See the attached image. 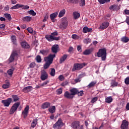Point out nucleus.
Instances as JSON below:
<instances>
[{
  "instance_id": "obj_1",
  "label": "nucleus",
  "mask_w": 129,
  "mask_h": 129,
  "mask_svg": "<svg viewBox=\"0 0 129 129\" xmlns=\"http://www.w3.org/2000/svg\"><path fill=\"white\" fill-rule=\"evenodd\" d=\"M56 57L55 54H49L48 56L44 57V61L46 63L43 66L44 69H48L50 65L53 62V59Z\"/></svg>"
},
{
  "instance_id": "obj_2",
  "label": "nucleus",
  "mask_w": 129,
  "mask_h": 129,
  "mask_svg": "<svg viewBox=\"0 0 129 129\" xmlns=\"http://www.w3.org/2000/svg\"><path fill=\"white\" fill-rule=\"evenodd\" d=\"M97 56L101 57L102 61H105L106 59V49L105 48H100L97 52Z\"/></svg>"
},
{
  "instance_id": "obj_3",
  "label": "nucleus",
  "mask_w": 129,
  "mask_h": 129,
  "mask_svg": "<svg viewBox=\"0 0 129 129\" xmlns=\"http://www.w3.org/2000/svg\"><path fill=\"white\" fill-rule=\"evenodd\" d=\"M86 66V63H75L74 64V67L72 70L73 72L74 71H76V70H80L82 69L84 67V66Z\"/></svg>"
},
{
  "instance_id": "obj_4",
  "label": "nucleus",
  "mask_w": 129,
  "mask_h": 129,
  "mask_svg": "<svg viewBox=\"0 0 129 129\" xmlns=\"http://www.w3.org/2000/svg\"><path fill=\"white\" fill-rule=\"evenodd\" d=\"M63 125H64V123H63V122L62 121V119L59 118L57 122L53 124V128L60 129Z\"/></svg>"
},
{
  "instance_id": "obj_5",
  "label": "nucleus",
  "mask_w": 129,
  "mask_h": 129,
  "mask_svg": "<svg viewBox=\"0 0 129 129\" xmlns=\"http://www.w3.org/2000/svg\"><path fill=\"white\" fill-rule=\"evenodd\" d=\"M20 104H21V103L20 102L14 103L10 109V114H14L15 112L17 111V109H18V107L20 106Z\"/></svg>"
},
{
  "instance_id": "obj_6",
  "label": "nucleus",
  "mask_w": 129,
  "mask_h": 129,
  "mask_svg": "<svg viewBox=\"0 0 129 129\" xmlns=\"http://www.w3.org/2000/svg\"><path fill=\"white\" fill-rule=\"evenodd\" d=\"M40 78L42 81H44V80L48 79V74L46 71H41Z\"/></svg>"
},
{
  "instance_id": "obj_7",
  "label": "nucleus",
  "mask_w": 129,
  "mask_h": 129,
  "mask_svg": "<svg viewBox=\"0 0 129 129\" xmlns=\"http://www.w3.org/2000/svg\"><path fill=\"white\" fill-rule=\"evenodd\" d=\"M12 98H9L6 100H3L2 102L4 104V106L9 107V106H10V104L12 103Z\"/></svg>"
},
{
  "instance_id": "obj_8",
  "label": "nucleus",
  "mask_w": 129,
  "mask_h": 129,
  "mask_svg": "<svg viewBox=\"0 0 129 129\" xmlns=\"http://www.w3.org/2000/svg\"><path fill=\"white\" fill-rule=\"evenodd\" d=\"M108 26H109V22H104L101 24V25L99 27V29L101 31H103V30L107 29V28H108Z\"/></svg>"
},
{
  "instance_id": "obj_9",
  "label": "nucleus",
  "mask_w": 129,
  "mask_h": 129,
  "mask_svg": "<svg viewBox=\"0 0 129 129\" xmlns=\"http://www.w3.org/2000/svg\"><path fill=\"white\" fill-rule=\"evenodd\" d=\"M29 105H27L24 111H22V115H23L24 118H27L28 114H29Z\"/></svg>"
},
{
  "instance_id": "obj_10",
  "label": "nucleus",
  "mask_w": 129,
  "mask_h": 129,
  "mask_svg": "<svg viewBox=\"0 0 129 129\" xmlns=\"http://www.w3.org/2000/svg\"><path fill=\"white\" fill-rule=\"evenodd\" d=\"M80 126V122L75 121L72 123L71 127L74 129H78Z\"/></svg>"
},
{
  "instance_id": "obj_11",
  "label": "nucleus",
  "mask_w": 129,
  "mask_h": 129,
  "mask_svg": "<svg viewBox=\"0 0 129 129\" xmlns=\"http://www.w3.org/2000/svg\"><path fill=\"white\" fill-rule=\"evenodd\" d=\"M127 127H128V122L126 120H123L121 125V128L127 129Z\"/></svg>"
},
{
  "instance_id": "obj_12",
  "label": "nucleus",
  "mask_w": 129,
  "mask_h": 129,
  "mask_svg": "<svg viewBox=\"0 0 129 129\" xmlns=\"http://www.w3.org/2000/svg\"><path fill=\"white\" fill-rule=\"evenodd\" d=\"M67 26H68V23L67 22H62L59 25V28L60 30H65L67 28Z\"/></svg>"
},
{
  "instance_id": "obj_13",
  "label": "nucleus",
  "mask_w": 129,
  "mask_h": 129,
  "mask_svg": "<svg viewBox=\"0 0 129 129\" xmlns=\"http://www.w3.org/2000/svg\"><path fill=\"white\" fill-rule=\"evenodd\" d=\"M64 96L66 98H68V99H72L74 96L71 93H69L68 91H66L64 94Z\"/></svg>"
},
{
  "instance_id": "obj_14",
  "label": "nucleus",
  "mask_w": 129,
  "mask_h": 129,
  "mask_svg": "<svg viewBox=\"0 0 129 129\" xmlns=\"http://www.w3.org/2000/svg\"><path fill=\"white\" fill-rule=\"evenodd\" d=\"M17 56H18L17 52H13L9 59L10 63H12L15 60V57Z\"/></svg>"
},
{
  "instance_id": "obj_15",
  "label": "nucleus",
  "mask_w": 129,
  "mask_h": 129,
  "mask_svg": "<svg viewBox=\"0 0 129 129\" xmlns=\"http://www.w3.org/2000/svg\"><path fill=\"white\" fill-rule=\"evenodd\" d=\"M51 50L53 53H57L59 51V45L58 44H54L52 46Z\"/></svg>"
},
{
  "instance_id": "obj_16",
  "label": "nucleus",
  "mask_w": 129,
  "mask_h": 129,
  "mask_svg": "<svg viewBox=\"0 0 129 129\" xmlns=\"http://www.w3.org/2000/svg\"><path fill=\"white\" fill-rule=\"evenodd\" d=\"M94 50V48H91L90 49H86L83 52V54L84 55H89L92 53V51Z\"/></svg>"
},
{
  "instance_id": "obj_17",
  "label": "nucleus",
  "mask_w": 129,
  "mask_h": 129,
  "mask_svg": "<svg viewBox=\"0 0 129 129\" xmlns=\"http://www.w3.org/2000/svg\"><path fill=\"white\" fill-rule=\"evenodd\" d=\"M32 90L33 87H32V86H29L23 88L22 91H23V92H30V91H32Z\"/></svg>"
},
{
  "instance_id": "obj_18",
  "label": "nucleus",
  "mask_w": 129,
  "mask_h": 129,
  "mask_svg": "<svg viewBox=\"0 0 129 129\" xmlns=\"http://www.w3.org/2000/svg\"><path fill=\"white\" fill-rule=\"evenodd\" d=\"M21 46L22 48H24V49H29V48H30V45H29V44L26 41L21 42Z\"/></svg>"
},
{
  "instance_id": "obj_19",
  "label": "nucleus",
  "mask_w": 129,
  "mask_h": 129,
  "mask_svg": "<svg viewBox=\"0 0 129 129\" xmlns=\"http://www.w3.org/2000/svg\"><path fill=\"white\" fill-rule=\"evenodd\" d=\"M92 32V28H89L86 26L83 28V33H90Z\"/></svg>"
},
{
  "instance_id": "obj_20",
  "label": "nucleus",
  "mask_w": 129,
  "mask_h": 129,
  "mask_svg": "<svg viewBox=\"0 0 129 129\" xmlns=\"http://www.w3.org/2000/svg\"><path fill=\"white\" fill-rule=\"evenodd\" d=\"M67 57H68V54L63 55V56H62L59 59L60 64H62V63H63V62H64V61L67 59Z\"/></svg>"
},
{
  "instance_id": "obj_21",
  "label": "nucleus",
  "mask_w": 129,
  "mask_h": 129,
  "mask_svg": "<svg viewBox=\"0 0 129 129\" xmlns=\"http://www.w3.org/2000/svg\"><path fill=\"white\" fill-rule=\"evenodd\" d=\"M45 38L49 42H52V41H54V36H53V35H46L45 36Z\"/></svg>"
},
{
  "instance_id": "obj_22",
  "label": "nucleus",
  "mask_w": 129,
  "mask_h": 129,
  "mask_svg": "<svg viewBox=\"0 0 129 129\" xmlns=\"http://www.w3.org/2000/svg\"><path fill=\"white\" fill-rule=\"evenodd\" d=\"M70 91L72 95H73L74 96L78 93V90L76 88H72L70 90Z\"/></svg>"
},
{
  "instance_id": "obj_23",
  "label": "nucleus",
  "mask_w": 129,
  "mask_h": 129,
  "mask_svg": "<svg viewBox=\"0 0 129 129\" xmlns=\"http://www.w3.org/2000/svg\"><path fill=\"white\" fill-rule=\"evenodd\" d=\"M57 16H58V12H54L50 15V20L51 21L54 20V19H56L57 17Z\"/></svg>"
},
{
  "instance_id": "obj_24",
  "label": "nucleus",
  "mask_w": 129,
  "mask_h": 129,
  "mask_svg": "<svg viewBox=\"0 0 129 129\" xmlns=\"http://www.w3.org/2000/svg\"><path fill=\"white\" fill-rule=\"evenodd\" d=\"M14 71H15V68H12L7 71V73L9 76H13Z\"/></svg>"
},
{
  "instance_id": "obj_25",
  "label": "nucleus",
  "mask_w": 129,
  "mask_h": 129,
  "mask_svg": "<svg viewBox=\"0 0 129 129\" xmlns=\"http://www.w3.org/2000/svg\"><path fill=\"white\" fill-rule=\"evenodd\" d=\"M11 39L13 44L14 45H17V37L15 35H12Z\"/></svg>"
},
{
  "instance_id": "obj_26",
  "label": "nucleus",
  "mask_w": 129,
  "mask_h": 129,
  "mask_svg": "<svg viewBox=\"0 0 129 129\" xmlns=\"http://www.w3.org/2000/svg\"><path fill=\"white\" fill-rule=\"evenodd\" d=\"M56 111V107L55 106H52L48 109V111L50 112V113H54Z\"/></svg>"
},
{
  "instance_id": "obj_27",
  "label": "nucleus",
  "mask_w": 129,
  "mask_h": 129,
  "mask_svg": "<svg viewBox=\"0 0 129 129\" xmlns=\"http://www.w3.org/2000/svg\"><path fill=\"white\" fill-rule=\"evenodd\" d=\"M65 13H66V10H65V9L61 10L58 14V18H62V17L65 15Z\"/></svg>"
},
{
  "instance_id": "obj_28",
  "label": "nucleus",
  "mask_w": 129,
  "mask_h": 129,
  "mask_svg": "<svg viewBox=\"0 0 129 129\" xmlns=\"http://www.w3.org/2000/svg\"><path fill=\"white\" fill-rule=\"evenodd\" d=\"M96 83V81H92L87 86V87H88V88H91L92 87H94Z\"/></svg>"
},
{
  "instance_id": "obj_29",
  "label": "nucleus",
  "mask_w": 129,
  "mask_h": 129,
  "mask_svg": "<svg viewBox=\"0 0 129 129\" xmlns=\"http://www.w3.org/2000/svg\"><path fill=\"white\" fill-rule=\"evenodd\" d=\"M31 20L32 17L30 16H26L23 18V21H24V22H31Z\"/></svg>"
},
{
  "instance_id": "obj_30",
  "label": "nucleus",
  "mask_w": 129,
  "mask_h": 129,
  "mask_svg": "<svg viewBox=\"0 0 129 129\" xmlns=\"http://www.w3.org/2000/svg\"><path fill=\"white\" fill-rule=\"evenodd\" d=\"M37 123H38V119L37 118L34 119L31 123V127H33V128L35 127V126L37 125Z\"/></svg>"
},
{
  "instance_id": "obj_31",
  "label": "nucleus",
  "mask_w": 129,
  "mask_h": 129,
  "mask_svg": "<svg viewBox=\"0 0 129 129\" xmlns=\"http://www.w3.org/2000/svg\"><path fill=\"white\" fill-rule=\"evenodd\" d=\"M105 102L106 103H110L111 102H112V97H107L105 98Z\"/></svg>"
},
{
  "instance_id": "obj_32",
  "label": "nucleus",
  "mask_w": 129,
  "mask_h": 129,
  "mask_svg": "<svg viewBox=\"0 0 129 129\" xmlns=\"http://www.w3.org/2000/svg\"><path fill=\"white\" fill-rule=\"evenodd\" d=\"M50 106V103L49 102H45L42 105V108L45 109V108H48Z\"/></svg>"
},
{
  "instance_id": "obj_33",
  "label": "nucleus",
  "mask_w": 129,
  "mask_h": 129,
  "mask_svg": "<svg viewBox=\"0 0 129 129\" xmlns=\"http://www.w3.org/2000/svg\"><path fill=\"white\" fill-rule=\"evenodd\" d=\"M2 87L3 88H4V89H7L9 88V87H10V82H6V84H4L3 85Z\"/></svg>"
},
{
  "instance_id": "obj_34",
  "label": "nucleus",
  "mask_w": 129,
  "mask_h": 129,
  "mask_svg": "<svg viewBox=\"0 0 129 129\" xmlns=\"http://www.w3.org/2000/svg\"><path fill=\"white\" fill-rule=\"evenodd\" d=\"M118 85V83L115 82V81H112L111 83V87H115Z\"/></svg>"
},
{
  "instance_id": "obj_35",
  "label": "nucleus",
  "mask_w": 129,
  "mask_h": 129,
  "mask_svg": "<svg viewBox=\"0 0 129 129\" xmlns=\"http://www.w3.org/2000/svg\"><path fill=\"white\" fill-rule=\"evenodd\" d=\"M12 98L14 102H16V101H18L20 99V98L16 95H12Z\"/></svg>"
},
{
  "instance_id": "obj_36",
  "label": "nucleus",
  "mask_w": 129,
  "mask_h": 129,
  "mask_svg": "<svg viewBox=\"0 0 129 129\" xmlns=\"http://www.w3.org/2000/svg\"><path fill=\"white\" fill-rule=\"evenodd\" d=\"M19 8H21V4H17L16 5H15L14 6L11 8V10H17L19 9Z\"/></svg>"
},
{
  "instance_id": "obj_37",
  "label": "nucleus",
  "mask_w": 129,
  "mask_h": 129,
  "mask_svg": "<svg viewBox=\"0 0 129 129\" xmlns=\"http://www.w3.org/2000/svg\"><path fill=\"white\" fill-rule=\"evenodd\" d=\"M35 59L36 60V62H37V63H41V62H42V58H41V56L39 55L36 57Z\"/></svg>"
},
{
  "instance_id": "obj_38",
  "label": "nucleus",
  "mask_w": 129,
  "mask_h": 129,
  "mask_svg": "<svg viewBox=\"0 0 129 129\" xmlns=\"http://www.w3.org/2000/svg\"><path fill=\"white\" fill-rule=\"evenodd\" d=\"M73 15L75 20H76V19H78L80 17V14L77 12H74Z\"/></svg>"
},
{
  "instance_id": "obj_39",
  "label": "nucleus",
  "mask_w": 129,
  "mask_h": 129,
  "mask_svg": "<svg viewBox=\"0 0 129 129\" xmlns=\"http://www.w3.org/2000/svg\"><path fill=\"white\" fill-rule=\"evenodd\" d=\"M20 8H22L23 10H28V9H30V7L28 5H20Z\"/></svg>"
},
{
  "instance_id": "obj_40",
  "label": "nucleus",
  "mask_w": 129,
  "mask_h": 129,
  "mask_svg": "<svg viewBox=\"0 0 129 129\" xmlns=\"http://www.w3.org/2000/svg\"><path fill=\"white\" fill-rule=\"evenodd\" d=\"M83 42L84 44H89V43L91 42V39H90V38H87L84 39Z\"/></svg>"
},
{
  "instance_id": "obj_41",
  "label": "nucleus",
  "mask_w": 129,
  "mask_h": 129,
  "mask_svg": "<svg viewBox=\"0 0 129 129\" xmlns=\"http://www.w3.org/2000/svg\"><path fill=\"white\" fill-rule=\"evenodd\" d=\"M121 41H122V42H124V43H127L129 41V39L126 37H123L121 39Z\"/></svg>"
},
{
  "instance_id": "obj_42",
  "label": "nucleus",
  "mask_w": 129,
  "mask_h": 129,
  "mask_svg": "<svg viewBox=\"0 0 129 129\" xmlns=\"http://www.w3.org/2000/svg\"><path fill=\"white\" fill-rule=\"evenodd\" d=\"M98 2L100 5H103V4L110 2V0H98Z\"/></svg>"
},
{
  "instance_id": "obj_43",
  "label": "nucleus",
  "mask_w": 129,
  "mask_h": 129,
  "mask_svg": "<svg viewBox=\"0 0 129 129\" xmlns=\"http://www.w3.org/2000/svg\"><path fill=\"white\" fill-rule=\"evenodd\" d=\"M80 38L79 36L77 35V34H73L72 35V38L74 39V40H78Z\"/></svg>"
},
{
  "instance_id": "obj_44",
  "label": "nucleus",
  "mask_w": 129,
  "mask_h": 129,
  "mask_svg": "<svg viewBox=\"0 0 129 129\" xmlns=\"http://www.w3.org/2000/svg\"><path fill=\"white\" fill-rule=\"evenodd\" d=\"M4 16H5V18H6V19H8V20L9 21H11V20H12V17H11L10 14H5Z\"/></svg>"
},
{
  "instance_id": "obj_45",
  "label": "nucleus",
  "mask_w": 129,
  "mask_h": 129,
  "mask_svg": "<svg viewBox=\"0 0 129 129\" xmlns=\"http://www.w3.org/2000/svg\"><path fill=\"white\" fill-rule=\"evenodd\" d=\"M62 92H63V90H62V88L58 89L56 91V93L58 95L62 94Z\"/></svg>"
},
{
  "instance_id": "obj_46",
  "label": "nucleus",
  "mask_w": 129,
  "mask_h": 129,
  "mask_svg": "<svg viewBox=\"0 0 129 129\" xmlns=\"http://www.w3.org/2000/svg\"><path fill=\"white\" fill-rule=\"evenodd\" d=\"M80 7H84L85 6V0H80Z\"/></svg>"
},
{
  "instance_id": "obj_47",
  "label": "nucleus",
  "mask_w": 129,
  "mask_h": 129,
  "mask_svg": "<svg viewBox=\"0 0 129 129\" xmlns=\"http://www.w3.org/2000/svg\"><path fill=\"white\" fill-rule=\"evenodd\" d=\"M28 14H29V15H31L32 16L36 15V12H35V11H34L33 10L28 11Z\"/></svg>"
},
{
  "instance_id": "obj_48",
  "label": "nucleus",
  "mask_w": 129,
  "mask_h": 129,
  "mask_svg": "<svg viewBox=\"0 0 129 129\" xmlns=\"http://www.w3.org/2000/svg\"><path fill=\"white\" fill-rule=\"evenodd\" d=\"M50 74L51 76H55V69H51Z\"/></svg>"
},
{
  "instance_id": "obj_49",
  "label": "nucleus",
  "mask_w": 129,
  "mask_h": 129,
  "mask_svg": "<svg viewBox=\"0 0 129 129\" xmlns=\"http://www.w3.org/2000/svg\"><path fill=\"white\" fill-rule=\"evenodd\" d=\"M49 18V15L48 14H46L45 16H44V18L43 20V22L44 23H45V22H46V21H47V20H48V19Z\"/></svg>"
},
{
  "instance_id": "obj_50",
  "label": "nucleus",
  "mask_w": 129,
  "mask_h": 129,
  "mask_svg": "<svg viewBox=\"0 0 129 129\" xmlns=\"http://www.w3.org/2000/svg\"><path fill=\"white\" fill-rule=\"evenodd\" d=\"M124 83H125V84H126V85H128V84H129V77H127V78H126L125 79Z\"/></svg>"
},
{
  "instance_id": "obj_51",
  "label": "nucleus",
  "mask_w": 129,
  "mask_h": 129,
  "mask_svg": "<svg viewBox=\"0 0 129 129\" xmlns=\"http://www.w3.org/2000/svg\"><path fill=\"white\" fill-rule=\"evenodd\" d=\"M47 52L48 51L46 50H40V53H41V54H42V55H46Z\"/></svg>"
},
{
  "instance_id": "obj_52",
  "label": "nucleus",
  "mask_w": 129,
  "mask_h": 129,
  "mask_svg": "<svg viewBox=\"0 0 129 129\" xmlns=\"http://www.w3.org/2000/svg\"><path fill=\"white\" fill-rule=\"evenodd\" d=\"M97 99H98L96 97L93 98V99H92V100L91 101V103H94V102H96V101H97Z\"/></svg>"
},
{
  "instance_id": "obj_53",
  "label": "nucleus",
  "mask_w": 129,
  "mask_h": 129,
  "mask_svg": "<svg viewBox=\"0 0 129 129\" xmlns=\"http://www.w3.org/2000/svg\"><path fill=\"white\" fill-rule=\"evenodd\" d=\"M5 25L4 24H1L0 25V30L2 31H4L5 30Z\"/></svg>"
},
{
  "instance_id": "obj_54",
  "label": "nucleus",
  "mask_w": 129,
  "mask_h": 129,
  "mask_svg": "<svg viewBox=\"0 0 129 129\" xmlns=\"http://www.w3.org/2000/svg\"><path fill=\"white\" fill-rule=\"evenodd\" d=\"M58 79H59V80H60V81H63V80H64V76H63V75H60L58 77Z\"/></svg>"
},
{
  "instance_id": "obj_55",
  "label": "nucleus",
  "mask_w": 129,
  "mask_h": 129,
  "mask_svg": "<svg viewBox=\"0 0 129 129\" xmlns=\"http://www.w3.org/2000/svg\"><path fill=\"white\" fill-rule=\"evenodd\" d=\"M77 94H78V96H82L84 94L83 91H80V92H79V91H78Z\"/></svg>"
},
{
  "instance_id": "obj_56",
  "label": "nucleus",
  "mask_w": 129,
  "mask_h": 129,
  "mask_svg": "<svg viewBox=\"0 0 129 129\" xmlns=\"http://www.w3.org/2000/svg\"><path fill=\"white\" fill-rule=\"evenodd\" d=\"M77 49L79 52H82V48H81V46L78 45Z\"/></svg>"
},
{
  "instance_id": "obj_57",
  "label": "nucleus",
  "mask_w": 129,
  "mask_h": 129,
  "mask_svg": "<svg viewBox=\"0 0 129 129\" xmlns=\"http://www.w3.org/2000/svg\"><path fill=\"white\" fill-rule=\"evenodd\" d=\"M27 30L29 33H30V34H33V29L32 28H28Z\"/></svg>"
},
{
  "instance_id": "obj_58",
  "label": "nucleus",
  "mask_w": 129,
  "mask_h": 129,
  "mask_svg": "<svg viewBox=\"0 0 129 129\" xmlns=\"http://www.w3.org/2000/svg\"><path fill=\"white\" fill-rule=\"evenodd\" d=\"M81 81V79L80 78H77L75 80V83H78V82H80Z\"/></svg>"
},
{
  "instance_id": "obj_59",
  "label": "nucleus",
  "mask_w": 129,
  "mask_h": 129,
  "mask_svg": "<svg viewBox=\"0 0 129 129\" xmlns=\"http://www.w3.org/2000/svg\"><path fill=\"white\" fill-rule=\"evenodd\" d=\"M36 66V63L35 62H31L30 64V68H34Z\"/></svg>"
},
{
  "instance_id": "obj_60",
  "label": "nucleus",
  "mask_w": 129,
  "mask_h": 129,
  "mask_svg": "<svg viewBox=\"0 0 129 129\" xmlns=\"http://www.w3.org/2000/svg\"><path fill=\"white\" fill-rule=\"evenodd\" d=\"M49 83V81H46L44 82H43L41 85V86H45V85H47Z\"/></svg>"
},
{
  "instance_id": "obj_61",
  "label": "nucleus",
  "mask_w": 129,
  "mask_h": 129,
  "mask_svg": "<svg viewBox=\"0 0 129 129\" xmlns=\"http://www.w3.org/2000/svg\"><path fill=\"white\" fill-rule=\"evenodd\" d=\"M9 10H10V7H9L8 6H7L6 7H5L4 8V12H8V11H9Z\"/></svg>"
},
{
  "instance_id": "obj_62",
  "label": "nucleus",
  "mask_w": 129,
  "mask_h": 129,
  "mask_svg": "<svg viewBox=\"0 0 129 129\" xmlns=\"http://www.w3.org/2000/svg\"><path fill=\"white\" fill-rule=\"evenodd\" d=\"M59 40H60V37H53V41H59Z\"/></svg>"
},
{
  "instance_id": "obj_63",
  "label": "nucleus",
  "mask_w": 129,
  "mask_h": 129,
  "mask_svg": "<svg viewBox=\"0 0 129 129\" xmlns=\"http://www.w3.org/2000/svg\"><path fill=\"white\" fill-rule=\"evenodd\" d=\"M52 36H58V32H54L53 33H51Z\"/></svg>"
},
{
  "instance_id": "obj_64",
  "label": "nucleus",
  "mask_w": 129,
  "mask_h": 129,
  "mask_svg": "<svg viewBox=\"0 0 129 129\" xmlns=\"http://www.w3.org/2000/svg\"><path fill=\"white\" fill-rule=\"evenodd\" d=\"M124 13L126 15H129V10H125Z\"/></svg>"
}]
</instances>
